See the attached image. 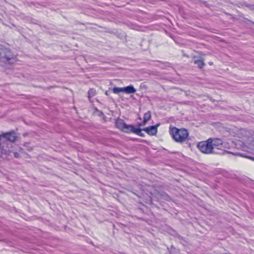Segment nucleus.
Instances as JSON below:
<instances>
[{
	"label": "nucleus",
	"instance_id": "1",
	"mask_svg": "<svg viewBox=\"0 0 254 254\" xmlns=\"http://www.w3.org/2000/svg\"><path fill=\"white\" fill-rule=\"evenodd\" d=\"M17 136L14 132L0 135V158L9 159L11 158L13 150H10L11 143L16 140Z\"/></svg>",
	"mask_w": 254,
	"mask_h": 254
},
{
	"label": "nucleus",
	"instance_id": "2",
	"mask_svg": "<svg viewBox=\"0 0 254 254\" xmlns=\"http://www.w3.org/2000/svg\"><path fill=\"white\" fill-rule=\"evenodd\" d=\"M170 133L174 140L178 143L185 142L189 136V132L185 128L178 129L175 127H170Z\"/></svg>",
	"mask_w": 254,
	"mask_h": 254
},
{
	"label": "nucleus",
	"instance_id": "3",
	"mask_svg": "<svg viewBox=\"0 0 254 254\" xmlns=\"http://www.w3.org/2000/svg\"><path fill=\"white\" fill-rule=\"evenodd\" d=\"M211 138H208L206 141H201L198 143L197 147L198 149L203 153L209 154L215 153L212 146Z\"/></svg>",
	"mask_w": 254,
	"mask_h": 254
},
{
	"label": "nucleus",
	"instance_id": "4",
	"mask_svg": "<svg viewBox=\"0 0 254 254\" xmlns=\"http://www.w3.org/2000/svg\"><path fill=\"white\" fill-rule=\"evenodd\" d=\"M0 60L1 62L9 64H13L15 61L13 55L6 49H0Z\"/></svg>",
	"mask_w": 254,
	"mask_h": 254
},
{
	"label": "nucleus",
	"instance_id": "5",
	"mask_svg": "<svg viewBox=\"0 0 254 254\" xmlns=\"http://www.w3.org/2000/svg\"><path fill=\"white\" fill-rule=\"evenodd\" d=\"M116 126L119 129L127 132H130V129L132 128V125H128L125 124L121 119H118L116 122Z\"/></svg>",
	"mask_w": 254,
	"mask_h": 254
},
{
	"label": "nucleus",
	"instance_id": "6",
	"mask_svg": "<svg viewBox=\"0 0 254 254\" xmlns=\"http://www.w3.org/2000/svg\"><path fill=\"white\" fill-rule=\"evenodd\" d=\"M158 126V125H157L156 126H149L144 128L142 130L149 135H155L157 132V127Z\"/></svg>",
	"mask_w": 254,
	"mask_h": 254
},
{
	"label": "nucleus",
	"instance_id": "7",
	"mask_svg": "<svg viewBox=\"0 0 254 254\" xmlns=\"http://www.w3.org/2000/svg\"><path fill=\"white\" fill-rule=\"evenodd\" d=\"M211 140H212L211 143L212 144V146L214 150L215 148L220 149V147L223 145V141L221 139L217 138H211Z\"/></svg>",
	"mask_w": 254,
	"mask_h": 254
},
{
	"label": "nucleus",
	"instance_id": "8",
	"mask_svg": "<svg viewBox=\"0 0 254 254\" xmlns=\"http://www.w3.org/2000/svg\"><path fill=\"white\" fill-rule=\"evenodd\" d=\"M123 92L127 94L134 93L136 91L132 85H129L123 87Z\"/></svg>",
	"mask_w": 254,
	"mask_h": 254
},
{
	"label": "nucleus",
	"instance_id": "9",
	"mask_svg": "<svg viewBox=\"0 0 254 254\" xmlns=\"http://www.w3.org/2000/svg\"><path fill=\"white\" fill-rule=\"evenodd\" d=\"M151 116L150 112L148 111L144 114L143 117V122L142 123H140L139 126H145L146 123L149 121L151 119Z\"/></svg>",
	"mask_w": 254,
	"mask_h": 254
},
{
	"label": "nucleus",
	"instance_id": "10",
	"mask_svg": "<svg viewBox=\"0 0 254 254\" xmlns=\"http://www.w3.org/2000/svg\"><path fill=\"white\" fill-rule=\"evenodd\" d=\"M142 130H143L140 128L139 127L136 128L132 126V128L130 129V132L134 133L140 136H143L144 134L142 132Z\"/></svg>",
	"mask_w": 254,
	"mask_h": 254
},
{
	"label": "nucleus",
	"instance_id": "11",
	"mask_svg": "<svg viewBox=\"0 0 254 254\" xmlns=\"http://www.w3.org/2000/svg\"><path fill=\"white\" fill-rule=\"evenodd\" d=\"M194 64H197L199 67L202 68L204 65V63L203 60L201 59H198L194 60Z\"/></svg>",
	"mask_w": 254,
	"mask_h": 254
},
{
	"label": "nucleus",
	"instance_id": "12",
	"mask_svg": "<svg viewBox=\"0 0 254 254\" xmlns=\"http://www.w3.org/2000/svg\"><path fill=\"white\" fill-rule=\"evenodd\" d=\"M123 87H114L112 91L115 94H119L120 92H123Z\"/></svg>",
	"mask_w": 254,
	"mask_h": 254
},
{
	"label": "nucleus",
	"instance_id": "13",
	"mask_svg": "<svg viewBox=\"0 0 254 254\" xmlns=\"http://www.w3.org/2000/svg\"><path fill=\"white\" fill-rule=\"evenodd\" d=\"M88 98L90 99V98L93 97L96 94V90L94 89H90L88 92Z\"/></svg>",
	"mask_w": 254,
	"mask_h": 254
},
{
	"label": "nucleus",
	"instance_id": "14",
	"mask_svg": "<svg viewBox=\"0 0 254 254\" xmlns=\"http://www.w3.org/2000/svg\"><path fill=\"white\" fill-rule=\"evenodd\" d=\"M13 155L15 158H18L19 157V154L17 152H13Z\"/></svg>",
	"mask_w": 254,
	"mask_h": 254
},
{
	"label": "nucleus",
	"instance_id": "15",
	"mask_svg": "<svg viewBox=\"0 0 254 254\" xmlns=\"http://www.w3.org/2000/svg\"><path fill=\"white\" fill-rule=\"evenodd\" d=\"M99 115L100 116H102L104 115V114H103V113L102 112H100L99 113Z\"/></svg>",
	"mask_w": 254,
	"mask_h": 254
}]
</instances>
